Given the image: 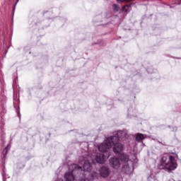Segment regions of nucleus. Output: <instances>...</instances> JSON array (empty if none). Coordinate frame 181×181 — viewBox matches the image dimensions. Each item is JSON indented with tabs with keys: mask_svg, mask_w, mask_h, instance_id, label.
<instances>
[{
	"mask_svg": "<svg viewBox=\"0 0 181 181\" xmlns=\"http://www.w3.org/2000/svg\"><path fill=\"white\" fill-rule=\"evenodd\" d=\"M86 173L84 174V176H86V175H88V179L89 180H94L97 176H98V173L93 172L92 174H90V172L91 171L92 167L91 163L89 160H85L83 168L80 167V165L77 164H72L69 166V170H71V172H68L65 173L64 179L65 181H74V175H73V172L74 170H83Z\"/></svg>",
	"mask_w": 181,
	"mask_h": 181,
	"instance_id": "nucleus-1",
	"label": "nucleus"
},
{
	"mask_svg": "<svg viewBox=\"0 0 181 181\" xmlns=\"http://www.w3.org/2000/svg\"><path fill=\"white\" fill-rule=\"evenodd\" d=\"M127 132L124 131H118L116 136L108 137L98 146L100 152H108V149L112 148V145L116 142H118L119 140L127 138Z\"/></svg>",
	"mask_w": 181,
	"mask_h": 181,
	"instance_id": "nucleus-2",
	"label": "nucleus"
},
{
	"mask_svg": "<svg viewBox=\"0 0 181 181\" xmlns=\"http://www.w3.org/2000/svg\"><path fill=\"white\" fill-rule=\"evenodd\" d=\"M177 168L176 158L173 156L165 155L161 157L158 164V169H167V170H175Z\"/></svg>",
	"mask_w": 181,
	"mask_h": 181,
	"instance_id": "nucleus-3",
	"label": "nucleus"
},
{
	"mask_svg": "<svg viewBox=\"0 0 181 181\" xmlns=\"http://www.w3.org/2000/svg\"><path fill=\"white\" fill-rule=\"evenodd\" d=\"M93 163H100L101 165L105 163V157L103 153H97L92 157Z\"/></svg>",
	"mask_w": 181,
	"mask_h": 181,
	"instance_id": "nucleus-4",
	"label": "nucleus"
},
{
	"mask_svg": "<svg viewBox=\"0 0 181 181\" xmlns=\"http://www.w3.org/2000/svg\"><path fill=\"white\" fill-rule=\"evenodd\" d=\"M109 165L113 168V169H118L121 166L119 159L116 157L110 158L109 160Z\"/></svg>",
	"mask_w": 181,
	"mask_h": 181,
	"instance_id": "nucleus-5",
	"label": "nucleus"
},
{
	"mask_svg": "<svg viewBox=\"0 0 181 181\" xmlns=\"http://www.w3.org/2000/svg\"><path fill=\"white\" fill-rule=\"evenodd\" d=\"M112 146H114L113 152H115V153H121L124 149V145L117 142L112 144Z\"/></svg>",
	"mask_w": 181,
	"mask_h": 181,
	"instance_id": "nucleus-6",
	"label": "nucleus"
},
{
	"mask_svg": "<svg viewBox=\"0 0 181 181\" xmlns=\"http://www.w3.org/2000/svg\"><path fill=\"white\" fill-rule=\"evenodd\" d=\"M100 175L102 177H108L110 176V168L107 167H102L100 170Z\"/></svg>",
	"mask_w": 181,
	"mask_h": 181,
	"instance_id": "nucleus-7",
	"label": "nucleus"
},
{
	"mask_svg": "<svg viewBox=\"0 0 181 181\" xmlns=\"http://www.w3.org/2000/svg\"><path fill=\"white\" fill-rule=\"evenodd\" d=\"M122 171L127 175H129L131 173V168L128 164H125L122 166Z\"/></svg>",
	"mask_w": 181,
	"mask_h": 181,
	"instance_id": "nucleus-8",
	"label": "nucleus"
},
{
	"mask_svg": "<svg viewBox=\"0 0 181 181\" xmlns=\"http://www.w3.org/2000/svg\"><path fill=\"white\" fill-rule=\"evenodd\" d=\"M145 139V136L142 134H137L136 136V141H138L139 142H141V141H144Z\"/></svg>",
	"mask_w": 181,
	"mask_h": 181,
	"instance_id": "nucleus-9",
	"label": "nucleus"
},
{
	"mask_svg": "<svg viewBox=\"0 0 181 181\" xmlns=\"http://www.w3.org/2000/svg\"><path fill=\"white\" fill-rule=\"evenodd\" d=\"M123 12H128V11H131V5L127 4L126 6L122 7Z\"/></svg>",
	"mask_w": 181,
	"mask_h": 181,
	"instance_id": "nucleus-10",
	"label": "nucleus"
},
{
	"mask_svg": "<svg viewBox=\"0 0 181 181\" xmlns=\"http://www.w3.org/2000/svg\"><path fill=\"white\" fill-rule=\"evenodd\" d=\"M120 160L122 162H128V158L124 154L120 156Z\"/></svg>",
	"mask_w": 181,
	"mask_h": 181,
	"instance_id": "nucleus-11",
	"label": "nucleus"
},
{
	"mask_svg": "<svg viewBox=\"0 0 181 181\" xmlns=\"http://www.w3.org/2000/svg\"><path fill=\"white\" fill-rule=\"evenodd\" d=\"M112 9L115 11V12H118V11H119V7L117 6V4H113Z\"/></svg>",
	"mask_w": 181,
	"mask_h": 181,
	"instance_id": "nucleus-12",
	"label": "nucleus"
},
{
	"mask_svg": "<svg viewBox=\"0 0 181 181\" xmlns=\"http://www.w3.org/2000/svg\"><path fill=\"white\" fill-rule=\"evenodd\" d=\"M119 4H122V2H132L134 0H116Z\"/></svg>",
	"mask_w": 181,
	"mask_h": 181,
	"instance_id": "nucleus-13",
	"label": "nucleus"
},
{
	"mask_svg": "<svg viewBox=\"0 0 181 181\" xmlns=\"http://www.w3.org/2000/svg\"><path fill=\"white\" fill-rule=\"evenodd\" d=\"M8 149H9V146H7L6 148H4L3 153H6L8 152Z\"/></svg>",
	"mask_w": 181,
	"mask_h": 181,
	"instance_id": "nucleus-14",
	"label": "nucleus"
},
{
	"mask_svg": "<svg viewBox=\"0 0 181 181\" xmlns=\"http://www.w3.org/2000/svg\"><path fill=\"white\" fill-rule=\"evenodd\" d=\"M81 181H90V180H88V178H86V179L81 180Z\"/></svg>",
	"mask_w": 181,
	"mask_h": 181,
	"instance_id": "nucleus-15",
	"label": "nucleus"
},
{
	"mask_svg": "<svg viewBox=\"0 0 181 181\" xmlns=\"http://www.w3.org/2000/svg\"><path fill=\"white\" fill-rule=\"evenodd\" d=\"M181 4V0H180L177 3V5H180Z\"/></svg>",
	"mask_w": 181,
	"mask_h": 181,
	"instance_id": "nucleus-16",
	"label": "nucleus"
},
{
	"mask_svg": "<svg viewBox=\"0 0 181 181\" xmlns=\"http://www.w3.org/2000/svg\"><path fill=\"white\" fill-rule=\"evenodd\" d=\"M16 6V4H15L14 6H13V11H15Z\"/></svg>",
	"mask_w": 181,
	"mask_h": 181,
	"instance_id": "nucleus-17",
	"label": "nucleus"
},
{
	"mask_svg": "<svg viewBox=\"0 0 181 181\" xmlns=\"http://www.w3.org/2000/svg\"><path fill=\"white\" fill-rule=\"evenodd\" d=\"M17 2H19V0H17Z\"/></svg>",
	"mask_w": 181,
	"mask_h": 181,
	"instance_id": "nucleus-18",
	"label": "nucleus"
},
{
	"mask_svg": "<svg viewBox=\"0 0 181 181\" xmlns=\"http://www.w3.org/2000/svg\"><path fill=\"white\" fill-rule=\"evenodd\" d=\"M59 181H63V180H60Z\"/></svg>",
	"mask_w": 181,
	"mask_h": 181,
	"instance_id": "nucleus-19",
	"label": "nucleus"
}]
</instances>
